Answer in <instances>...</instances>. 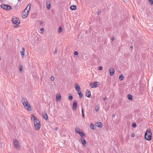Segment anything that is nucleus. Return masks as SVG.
Here are the masks:
<instances>
[{"instance_id": "6ab92c4d", "label": "nucleus", "mask_w": 153, "mask_h": 153, "mask_svg": "<svg viewBox=\"0 0 153 153\" xmlns=\"http://www.w3.org/2000/svg\"><path fill=\"white\" fill-rule=\"evenodd\" d=\"M78 94L79 95V98H82L83 96V94L80 91H78Z\"/></svg>"}, {"instance_id": "a18cd8bd", "label": "nucleus", "mask_w": 153, "mask_h": 153, "mask_svg": "<svg viewBox=\"0 0 153 153\" xmlns=\"http://www.w3.org/2000/svg\"><path fill=\"white\" fill-rule=\"evenodd\" d=\"M56 52H57V51H56H56H55L54 52V53H56Z\"/></svg>"}, {"instance_id": "de8ad7c7", "label": "nucleus", "mask_w": 153, "mask_h": 153, "mask_svg": "<svg viewBox=\"0 0 153 153\" xmlns=\"http://www.w3.org/2000/svg\"><path fill=\"white\" fill-rule=\"evenodd\" d=\"M42 24V22H41L40 24Z\"/></svg>"}, {"instance_id": "7ed1b4c3", "label": "nucleus", "mask_w": 153, "mask_h": 153, "mask_svg": "<svg viewBox=\"0 0 153 153\" xmlns=\"http://www.w3.org/2000/svg\"><path fill=\"white\" fill-rule=\"evenodd\" d=\"M152 133L150 129H147L145 134V139L148 140L150 141L152 140Z\"/></svg>"}, {"instance_id": "aec40b11", "label": "nucleus", "mask_w": 153, "mask_h": 153, "mask_svg": "<svg viewBox=\"0 0 153 153\" xmlns=\"http://www.w3.org/2000/svg\"><path fill=\"white\" fill-rule=\"evenodd\" d=\"M76 6L75 5L71 6L70 7V8L71 10H74L76 9Z\"/></svg>"}, {"instance_id": "cd10ccee", "label": "nucleus", "mask_w": 153, "mask_h": 153, "mask_svg": "<svg viewBox=\"0 0 153 153\" xmlns=\"http://www.w3.org/2000/svg\"><path fill=\"white\" fill-rule=\"evenodd\" d=\"M62 29L61 26H60L59 28L58 32L59 33H60L61 32Z\"/></svg>"}, {"instance_id": "c03bdc74", "label": "nucleus", "mask_w": 153, "mask_h": 153, "mask_svg": "<svg viewBox=\"0 0 153 153\" xmlns=\"http://www.w3.org/2000/svg\"><path fill=\"white\" fill-rule=\"evenodd\" d=\"M115 114H114L112 116V118H113L114 117H115Z\"/></svg>"}, {"instance_id": "9d476101", "label": "nucleus", "mask_w": 153, "mask_h": 153, "mask_svg": "<svg viewBox=\"0 0 153 153\" xmlns=\"http://www.w3.org/2000/svg\"><path fill=\"white\" fill-rule=\"evenodd\" d=\"M25 52V48L23 47L20 51V52L22 56V57L23 58L24 57Z\"/></svg>"}, {"instance_id": "393cba45", "label": "nucleus", "mask_w": 153, "mask_h": 153, "mask_svg": "<svg viewBox=\"0 0 153 153\" xmlns=\"http://www.w3.org/2000/svg\"><path fill=\"white\" fill-rule=\"evenodd\" d=\"M19 71H22L23 69L22 65L21 64L19 65Z\"/></svg>"}, {"instance_id": "4c0bfd02", "label": "nucleus", "mask_w": 153, "mask_h": 153, "mask_svg": "<svg viewBox=\"0 0 153 153\" xmlns=\"http://www.w3.org/2000/svg\"><path fill=\"white\" fill-rule=\"evenodd\" d=\"M101 13V11L100 10L98 11L97 12V14L98 15H99Z\"/></svg>"}, {"instance_id": "1a4fd4ad", "label": "nucleus", "mask_w": 153, "mask_h": 153, "mask_svg": "<svg viewBox=\"0 0 153 153\" xmlns=\"http://www.w3.org/2000/svg\"><path fill=\"white\" fill-rule=\"evenodd\" d=\"M77 101L76 100L74 101L73 102L72 109L74 110H76L77 108Z\"/></svg>"}, {"instance_id": "c9c22d12", "label": "nucleus", "mask_w": 153, "mask_h": 153, "mask_svg": "<svg viewBox=\"0 0 153 153\" xmlns=\"http://www.w3.org/2000/svg\"><path fill=\"white\" fill-rule=\"evenodd\" d=\"M131 136L132 137H134L135 136V134L134 133H132L131 134Z\"/></svg>"}, {"instance_id": "b1692460", "label": "nucleus", "mask_w": 153, "mask_h": 153, "mask_svg": "<svg viewBox=\"0 0 153 153\" xmlns=\"http://www.w3.org/2000/svg\"><path fill=\"white\" fill-rule=\"evenodd\" d=\"M82 117L83 118H85V116L84 113V110L83 108H82Z\"/></svg>"}, {"instance_id": "c85d7f7f", "label": "nucleus", "mask_w": 153, "mask_h": 153, "mask_svg": "<svg viewBox=\"0 0 153 153\" xmlns=\"http://www.w3.org/2000/svg\"><path fill=\"white\" fill-rule=\"evenodd\" d=\"M149 2L150 3V4L152 5L153 4V0H149Z\"/></svg>"}, {"instance_id": "37998d69", "label": "nucleus", "mask_w": 153, "mask_h": 153, "mask_svg": "<svg viewBox=\"0 0 153 153\" xmlns=\"http://www.w3.org/2000/svg\"><path fill=\"white\" fill-rule=\"evenodd\" d=\"M107 99V97H105L104 99H103V100L105 101Z\"/></svg>"}, {"instance_id": "20e7f679", "label": "nucleus", "mask_w": 153, "mask_h": 153, "mask_svg": "<svg viewBox=\"0 0 153 153\" xmlns=\"http://www.w3.org/2000/svg\"><path fill=\"white\" fill-rule=\"evenodd\" d=\"M12 22L14 24H15L16 25L15 27H17V26L20 23V21L19 19L17 18H15V17H13L12 19Z\"/></svg>"}, {"instance_id": "dca6fc26", "label": "nucleus", "mask_w": 153, "mask_h": 153, "mask_svg": "<svg viewBox=\"0 0 153 153\" xmlns=\"http://www.w3.org/2000/svg\"><path fill=\"white\" fill-rule=\"evenodd\" d=\"M56 100L58 101H60L61 100V96L60 94H56Z\"/></svg>"}, {"instance_id": "2eb2a0df", "label": "nucleus", "mask_w": 153, "mask_h": 153, "mask_svg": "<svg viewBox=\"0 0 153 153\" xmlns=\"http://www.w3.org/2000/svg\"><path fill=\"white\" fill-rule=\"evenodd\" d=\"M96 126L100 128H101L102 127V123L98 122L95 124Z\"/></svg>"}, {"instance_id": "4be33fe9", "label": "nucleus", "mask_w": 153, "mask_h": 153, "mask_svg": "<svg viewBox=\"0 0 153 153\" xmlns=\"http://www.w3.org/2000/svg\"><path fill=\"white\" fill-rule=\"evenodd\" d=\"M90 126L91 127V128L92 129V130H94V127H95L94 125L92 123H91L90 124Z\"/></svg>"}, {"instance_id": "f3484780", "label": "nucleus", "mask_w": 153, "mask_h": 153, "mask_svg": "<svg viewBox=\"0 0 153 153\" xmlns=\"http://www.w3.org/2000/svg\"><path fill=\"white\" fill-rule=\"evenodd\" d=\"M80 140L82 144L85 146V145L86 143V142L85 139L83 137H82Z\"/></svg>"}, {"instance_id": "f257e3e1", "label": "nucleus", "mask_w": 153, "mask_h": 153, "mask_svg": "<svg viewBox=\"0 0 153 153\" xmlns=\"http://www.w3.org/2000/svg\"><path fill=\"white\" fill-rule=\"evenodd\" d=\"M31 119H32L33 117V118L35 129L36 130H38L41 127L40 122L33 114H31Z\"/></svg>"}, {"instance_id": "a878e982", "label": "nucleus", "mask_w": 153, "mask_h": 153, "mask_svg": "<svg viewBox=\"0 0 153 153\" xmlns=\"http://www.w3.org/2000/svg\"><path fill=\"white\" fill-rule=\"evenodd\" d=\"M69 95L68 97L69 100H71L73 99V97L70 94H69Z\"/></svg>"}, {"instance_id": "39448f33", "label": "nucleus", "mask_w": 153, "mask_h": 153, "mask_svg": "<svg viewBox=\"0 0 153 153\" xmlns=\"http://www.w3.org/2000/svg\"><path fill=\"white\" fill-rule=\"evenodd\" d=\"M1 7L2 9L6 10H9L12 9L10 6L6 5L4 4H1Z\"/></svg>"}, {"instance_id": "bb28decb", "label": "nucleus", "mask_w": 153, "mask_h": 153, "mask_svg": "<svg viewBox=\"0 0 153 153\" xmlns=\"http://www.w3.org/2000/svg\"><path fill=\"white\" fill-rule=\"evenodd\" d=\"M132 127L133 128H136L137 127V125L134 122L132 123L131 125Z\"/></svg>"}, {"instance_id": "72a5a7b5", "label": "nucleus", "mask_w": 153, "mask_h": 153, "mask_svg": "<svg viewBox=\"0 0 153 153\" xmlns=\"http://www.w3.org/2000/svg\"><path fill=\"white\" fill-rule=\"evenodd\" d=\"M51 81H53L54 80V78L53 76H52L51 77Z\"/></svg>"}, {"instance_id": "7c9ffc66", "label": "nucleus", "mask_w": 153, "mask_h": 153, "mask_svg": "<svg viewBox=\"0 0 153 153\" xmlns=\"http://www.w3.org/2000/svg\"><path fill=\"white\" fill-rule=\"evenodd\" d=\"M99 108L98 107L96 106L95 108V111L97 112L98 111Z\"/></svg>"}, {"instance_id": "5701e85b", "label": "nucleus", "mask_w": 153, "mask_h": 153, "mask_svg": "<svg viewBox=\"0 0 153 153\" xmlns=\"http://www.w3.org/2000/svg\"><path fill=\"white\" fill-rule=\"evenodd\" d=\"M123 78H124V76H123V75L121 74L120 76L119 77V79L120 81H121L123 79Z\"/></svg>"}, {"instance_id": "49530a36", "label": "nucleus", "mask_w": 153, "mask_h": 153, "mask_svg": "<svg viewBox=\"0 0 153 153\" xmlns=\"http://www.w3.org/2000/svg\"><path fill=\"white\" fill-rule=\"evenodd\" d=\"M55 129L56 130H57V129H58V128H57V127H56L55 128Z\"/></svg>"}, {"instance_id": "2f4dec72", "label": "nucleus", "mask_w": 153, "mask_h": 153, "mask_svg": "<svg viewBox=\"0 0 153 153\" xmlns=\"http://www.w3.org/2000/svg\"><path fill=\"white\" fill-rule=\"evenodd\" d=\"M78 54V52L77 51H75L74 53V54L75 55H77Z\"/></svg>"}, {"instance_id": "a211bd4d", "label": "nucleus", "mask_w": 153, "mask_h": 153, "mask_svg": "<svg viewBox=\"0 0 153 153\" xmlns=\"http://www.w3.org/2000/svg\"><path fill=\"white\" fill-rule=\"evenodd\" d=\"M75 88H76V90L77 91H80V87L79 85H78V84H75Z\"/></svg>"}, {"instance_id": "8fccbe9b", "label": "nucleus", "mask_w": 153, "mask_h": 153, "mask_svg": "<svg viewBox=\"0 0 153 153\" xmlns=\"http://www.w3.org/2000/svg\"><path fill=\"white\" fill-rule=\"evenodd\" d=\"M21 0H18V1H21Z\"/></svg>"}, {"instance_id": "ddd939ff", "label": "nucleus", "mask_w": 153, "mask_h": 153, "mask_svg": "<svg viewBox=\"0 0 153 153\" xmlns=\"http://www.w3.org/2000/svg\"><path fill=\"white\" fill-rule=\"evenodd\" d=\"M76 133L79 134V135L82 137H83L85 135V134L83 132H80L79 131H76Z\"/></svg>"}, {"instance_id": "423d86ee", "label": "nucleus", "mask_w": 153, "mask_h": 153, "mask_svg": "<svg viewBox=\"0 0 153 153\" xmlns=\"http://www.w3.org/2000/svg\"><path fill=\"white\" fill-rule=\"evenodd\" d=\"M13 144L14 147L16 149H19L20 147V146L19 145V141L16 139H14L13 140Z\"/></svg>"}, {"instance_id": "473e14b6", "label": "nucleus", "mask_w": 153, "mask_h": 153, "mask_svg": "<svg viewBox=\"0 0 153 153\" xmlns=\"http://www.w3.org/2000/svg\"><path fill=\"white\" fill-rule=\"evenodd\" d=\"M31 5V3H29L28 5H27V7H28V10H29V11L30 10V5Z\"/></svg>"}, {"instance_id": "3c124183", "label": "nucleus", "mask_w": 153, "mask_h": 153, "mask_svg": "<svg viewBox=\"0 0 153 153\" xmlns=\"http://www.w3.org/2000/svg\"><path fill=\"white\" fill-rule=\"evenodd\" d=\"M96 56H95V58H96Z\"/></svg>"}, {"instance_id": "412c9836", "label": "nucleus", "mask_w": 153, "mask_h": 153, "mask_svg": "<svg viewBox=\"0 0 153 153\" xmlns=\"http://www.w3.org/2000/svg\"><path fill=\"white\" fill-rule=\"evenodd\" d=\"M127 97L129 100H132L133 99L132 95L130 94L128 95Z\"/></svg>"}, {"instance_id": "09e8293b", "label": "nucleus", "mask_w": 153, "mask_h": 153, "mask_svg": "<svg viewBox=\"0 0 153 153\" xmlns=\"http://www.w3.org/2000/svg\"><path fill=\"white\" fill-rule=\"evenodd\" d=\"M1 56H0V60H1Z\"/></svg>"}, {"instance_id": "4468645a", "label": "nucleus", "mask_w": 153, "mask_h": 153, "mask_svg": "<svg viewBox=\"0 0 153 153\" xmlns=\"http://www.w3.org/2000/svg\"><path fill=\"white\" fill-rule=\"evenodd\" d=\"M86 96L88 98L91 97V92L89 90H88L86 92Z\"/></svg>"}, {"instance_id": "f704fd0d", "label": "nucleus", "mask_w": 153, "mask_h": 153, "mask_svg": "<svg viewBox=\"0 0 153 153\" xmlns=\"http://www.w3.org/2000/svg\"><path fill=\"white\" fill-rule=\"evenodd\" d=\"M51 5L50 4H49V5H48V6H47V8L48 9V10H49L51 8Z\"/></svg>"}, {"instance_id": "f03ea898", "label": "nucleus", "mask_w": 153, "mask_h": 153, "mask_svg": "<svg viewBox=\"0 0 153 153\" xmlns=\"http://www.w3.org/2000/svg\"><path fill=\"white\" fill-rule=\"evenodd\" d=\"M21 101L25 108H26L28 111L30 110V108H31V107L25 98L23 97Z\"/></svg>"}, {"instance_id": "6e6552de", "label": "nucleus", "mask_w": 153, "mask_h": 153, "mask_svg": "<svg viewBox=\"0 0 153 153\" xmlns=\"http://www.w3.org/2000/svg\"><path fill=\"white\" fill-rule=\"evenodd\" d=\"M29 11V10H27V11L23 10L22 12V17L23 18H26L28 15V13Z\"/></svg>"}, {"instance_id": "a19ab883", "label": "nucleus", "mask_w": 153, "mask_h": 153, "mask_svg": "<svg viewBox=\"0 0 153 153\" xmlns=\"http://www.w3.org/2000/svg\"><path fill=\"white\" fill-rule=\"evenodd\" d=\"M111 40L112 41H114V37H112L111 38Z\"/></svg>"}, {"instance_id": "f8f14e48", "label": "nucleus", "mask_w": 153, "mask_h": 153, "mask_svg": "<svg viewBox=\"0 0 153 153\" xmlns=\"http://www.w3.org/2000/svg\"><path fill=\"white\" fill-rule=\"evenodd\" d=\"M114 70L113 68H111L109 69V72L110 76H113L114 74Z\"/></svg>"}, {"instance_id": "ea45409f", "label": "nucleus", "mask_w": 153, "mask_h": 153, "mask_svg": "<svg viewBox=\"0 0 153 153\" xmlns=\"http://www.w3.org/2000/svg\"><path fill=\"white\" fill-rule=\"evenodd\" d=\"M28 7H27H27L24 10H25L26 11H27L28 10L27 9V8Z\"/></svg>"}, {"instance_id": "9b49d317", "label": "nucleus", "mask_w": 153, "mask_h": 153, "mask_svg": "<svg viewBox=\"0 0 153 153\" xmlns=\"http://www.w3.org/2000/svg\"><path fill=\"white\" fill-rule=\"evenodd\" d=\"M42 115L44 117V118L45 120H48V117L47 114L46 112L45 111L43 112L42 113Z\"/></svg>"}, {"instance_id": "0eeeda50", "label": "nucleus", "mask_w": 153, "mask_h": 153, "mask_svg": "<svg viewBox=\"0 0 153 153\" xmlns=\"http://www.w3.org/2000/svg\"><path fill=\"white\" fill-rule=\"evenodd\" d=\"M99 82H94L90 83V86L92 88L97 87L99 85Z\"/></svg>"}, {"instance_id": "79ce46f5", "label": "nucleus", "mask_w": 153, "mask_h": 153, "mask_svg": "<svg viewBox=\"0 0 153 153\" xmlns=\"http://www.w3.org/2000/svg\"><path fill=\"white\" fill-rule=\"evenodd\" d=\"M130 49H131V50H132L133 49V47L132 46H130Z\"/></svg>"}, {"instance_id": "c756f323", "label": "nucleus", "mask_w": 153, "mask_h": 153, "mask_svg": "<svg viewBox=\"0 0 153 153\" xmlns=\"http://www.w3.org/2000/svg\"><path fill=\"white\" fill-rule=\"evenodd\" d=\"M98 69L99 70L102 71V70L103 68L101 66H100L98 67Z\"/></svg>"}, {"instance_id": "e433bc0d", "label": "nucleus", "mask_w": 153, "mask_h": 153, "mask_svg": "<svg viewBox=\"0 0 153 153\" xmlns=\"http://www.w3.org/2000/svg\"><path fill=\"white\" fill-rule=\"evenodd\" d=\"M79 127L76 128L75 130H76V131H79Z\"/></svg>"}, {"instance_id": "58836bf2", "label": "nucleus", "mask_w": 153, "mask_h": 153, "mask_svg": "<svg viewBox=\"0 0 153 153\" xmlns=\"http://www.w3.org/2000/svg\"><path fill=\"white\" fill-rule=\"evenodd\" d=\"M40 30L41 31H43V32L44 30V28H42L40 29Z\"/></svg>"}]
</instances>
